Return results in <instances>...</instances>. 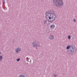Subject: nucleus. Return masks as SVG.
<instances>
[{
	"mask_svg": "<svg viewBox=\"0 0 77 77\" xmlns=\"http://www.w3.org/2000/svg\"><path fill=\"white\" fill-rule=\"evenodd\" d=\"M4 3H5V2L4 1Z\"/></svg>",
	"mask_w": 77,
	"mask_h": 77,
	"instance_id": "18",
	"label": "nucleus"
},
{
	"mask_svg": "<svg viewBox=\"0 0 77 77\" xmlns=\"http://www.w3.org/2000/svg\"><path fill=\"white\" fill-rule=\"evenodd\" d=\"M53 3L56 7H60L63 5V2L62 0H53Z\"/></svg>",
	"mask_w": 77,
	"mask_h": 77,
	"instance_id": "2",
	"label": "nucleus"
},
{
	"mask_svg": "<svg viewBox=\"0 0 77 77\" xmlns=\"http://www.w3.org/2000/svg\"><path fill=\"white\" fill-rule=\"evenodd\" d=\"M71 35H69L68 36V39H70L71 38Z\"/></svg>",
	"mask_w": 77,
	"mask_h": 77,
	"instance_id": "13",
	"label": "nucleus"
},
{
	"mask_svg": "<svg viewBox=\"0 0 77 77\" xmlns=\"http://www.w3.org/2000/svg\"><path fill=\"white\" fill-rule=\"evenodd\" d=\"M66 48L67 50H69L70 48V47L69 46H67Z\"/></svg>",
	"mask_w": 77,
	"mask_h": 77,
	"instance_id": "12",
	"label": "nucleus"
},
{
	"mask_svg": "<svg viewBox=\"0 0 77 77\" xmlns=\"http://www.w3.org/2000/svg\"><path fill=\"white\" fill-rule=\"evenodd\" d=\"M32 45L34 47H38V45H39V43L37 42H34L32 44Z\"/></svg>",
	"mask_w": 77,
	"mask_h": 77,
	"instance_id": "3",
	"label": "nucleus"
},
{
	"mask_svg": "<svg viewBox=\"0 0 77 77\" xmlns=\"http://www.w3.org/2000/svg\"><path fill=\"white\" fill-rule=\"evenodd\" d=\"M45 17L49 22H53L57 19L56 15L54 13L50 11L46 12Z\"/></svg>",
	"mask_w": 77,
	"mask_h": 77,
	"instance_id": "1",
	"label": "nucleus"
},
{
	"mask_svg": "<svg viewBox=\"0 0 77 77\" xmlns=\"http://www.w3.org/2000/svg\"><path fill=\"white\" fill-rule=\"evenodd\" d=\"M2 54V52L1 51H0V54Z\"/></svg>",
	"mask_w": 77,
	"mask_h": 77,
	"instance_id": "17",
	"label": "nucleus"
},
{
	"mask_svg": "<svg viewBox=\"0 0 77 77\" xmlns=\"http://www.w3.org/2000/svg\"><path fill=\"white\" fill-rule=\"evenodd\" d=\"M47 23V20H45L43 21V23H44V24H46Z\"/></svg>",
	"mask_w": 77,
	"mask_h": 77,
	"instance_id": "10",
	"label": "nucleus"
},
{
	"mask_svg": "<svg viewBox=\"0 0 77 77\" xmlns=\"http://www.w3.org/2000/svg\"><path fill=\"white\" fill-rule=\"evenodd\" d=\"M20 51H21V48L20 47L17 48L15 50V52L17 54L19 53Z\"/></svg>",
	"mask_w": 77,
	"mask_h": 77,
	"instance_id": "4",
	"label": "nucleus"
},
{
	"mask_svg": "<svg viewBox=\"0 0 77 77\" xmlns=\"http://www.w3.org/2000/svg\"><path fill=\"white\" fill-rule=\"evenodd\" d=\"M26 60L28 62L29 61V59L27 58L26 59Z\"/></svg>",
	"mask_w": 77,
	"mask_h": 77,
	"instance_id": "16",
	"label": "nucleus"
},
{
	"mask_svg": "<svg viewBox=\"0 0 77 77\" xmlns=\"http://www.w3.org/2000/svg\"><path fill=\"white\" fill-rule=\"evenodd\" d=\"M16 60H17V62H18L19 61H20V58L17 59Z\"/></svg>",
	"mask_w": 77,
	"mask_h": 77,
	"instance_id": "14",
	"label": "nucleus"
},
{
	"mask_svg": "<svg viewBox=\"0 0 77 77\" xmlns=\"http://www.w3.org/2000/svg\"><path fill=\"white\" fill-rule=\"evenodd\" d=\"M70 50L71 51H74V48L73 47H71V48H70Z\"/></svg>",
	"mask_w": 77,
	"mask_h": 77,
	"instance_id": "8",
	"label": "nucleus"
},
{
	"mask_svg": "<svg viewBox=\"0 0 77 77\" xmlns=\"http://www.w3.org/2000/svg\"><path fill=\"white\" fill-rule=\"evenodd\" d=\"M48 39L50 40H53L54 39V36L52 35H50L48 37Z\"/></svg>",
	"mask_w": 77,
	"mask_h": 77,
	"instance_id": "5",
	"label": "nucleus"
},
{
	"mask_svg": "<svg viewBox=\"0 0 77 77\" xmlns=\"http://www.w3.org/2000/svg\"><path fill=\"white\" fill-rule=\"evenodd\" d=\"M19 77H26L25 76V75L22 74H20L19 76Z\"/></svg>",
	"mask_w": 77,
	"mask_h": 77,
	"instance_id": "7",
	"label": "nucleus"
},
{
	"mask_svg": "<svg viewBox=\"0 0 77 77\" xmlns=\"http://www.w3.org/2000/svg\"><path fill=\"white\" fill-rule=\"evenodd\" d=\"M3 60V56L2 55H0V62L2 61Z\"/></svg>",
	"mask_w": 77,
	"mask_h": 77,
	"instance_id": "9",
	"label": "nucleus"
},
{
	"mask_svg": "<svg viewBox=\"0 0 77 77\" xmlns=\"http://www.w3.org/2000/svg\"><path fill=\"white\" fill-rule=\"evenodd\" d=\"M52 77H57V75H56L54 74H53L52 75Z\"/></svg>",
	"mask_w": 77,
	"mask_h": 77,
	"instance_id": "11",
	"label": "nucleus"
},
{
	"mask_svg": "<svg viewBox=\"0 0 77 77\" xmlns=\"http://www.w3.org/2000/svg\"><path fill=\"white\" fill-rule=\"evenodd\" d=\"M73 21H74V22H75V21H76V20L75 19H74L73 20Z\"/></svg>",
	"mask_w": 77,
	"mask_h": 77,
	"instance_id": "15",
	"label": "nucleus"
},
{
	"mask_svg": "<svg viewBox=\"0 0 77 77\" xmlns=\"http://www.w3.org/2000/svg\"><path fill=\"white\" fill-rule=\"evenodd\" d=\"M55 28V25L54 24H51L50 26V29L51 30L54 29Z\"/></svg>",
	"mask_w": 77,
	"mask_h": 77,
	"instance_id": "6",
	"label": "nucleus"
}]
</instances>
